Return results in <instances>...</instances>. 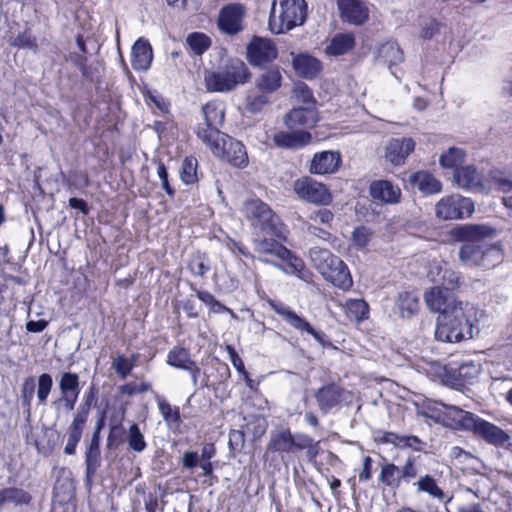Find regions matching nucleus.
<instances>
[{"label":"nucleus","mask_w":512,"mask_h":512,"mask_svg":"<svg viewBox=\"0 0 512 512\" xmlns=\"http://www.w3.org/2000/svg\"><path fill=\"white\" fill-rule=\"evenodd\" d=\"M427 307L438 312L435 337L447 343H456L473 337L484 312L469 302L457 301L450 291L433 287L424 294Z\"/></svg>","instance_id":"f257e3e1"},{"label":"nucleus","mask_w":512,"mask_h":512,"mask_svg":"<svg viewBox=\"0 0 512 512\" xmlns=\"http://www.w3.org/2000/svg\"><path fill=\"white\" fill-rule=\"evenodd\" d=\"M495 232L494 228L484 224H463L454 227L450 235L455 241L462 243L458 252L460 262L467 267L484 269L499 264L503 259L502 250L488 241Z\"/></svg>","instance_id":"f03ea898"},{"label":"nucleus","mask_w":512,"mask_h":512,"mask_svg":"<svg viewBox=\"0 0 512 512\" xmlns=\"http://www.w3.org/2000/svg\"><path fill=\"white\" fill-rule=\"evenodd\" d=\"M240 212L253 230L277 238L285 237V227L279 216L261 199L250 198L245 200Z\"/></svg>","instance_id":"7ed1b4c3"},{"label":"nucleus","mask_w":512,"mask_h":512,"mask_svg":"<svg viewBox=\"0 0 512 512\" xmlns=\"http://www.w3.org/2000/svg\"><path fill=\"white\" fill-rule=\"evenodd\" d=\"M307 17L305 0H274L269 15V29L282 34L304 24Z\"/></svg>","instance_id":"20e7f679"},{"label":"nucleus","mask_w":512,"mask_h":512,"mask_svg":"<svg viewBox=\"0 0 512 512\" xmlns=\"http://www.w3.org/2000/svg\"><path fill=\"white\" fill-rule=\"evenodd\" d=\"M309 256L315 268L327 281L342 290L352 287L353 280L347 265L328 249L313 247Z\"/></svg>","instance_id":"39448f33"},{"label":"nucleus","mask_w":512,"mask_h":512,"mask_svg":"<svg viewBox=\"0 0 512 512\" xmlns=\"http://www.w3.org/2000/svg\"><path fill=\"white\" fill-rule=\"evenodd\" d=\"M250 77L246 64L237 58L230 59L217 71L206 72L204 81L208 91L229 92L245 84Z\"/></svg>","instance_id":"423d86ee"},{"label":"nucleus","mask_w":512,"mask_h":512,"mask_svg":"<svg viewBox=\"0 0 512 512\" xmlns=\"http://www.w3.org/2000/svg\"><path fill=\"white\" fill-rule=\"evenodd\" d=\"M202 114L205 124L204 126L200 124L197 127L196 134L204 144L213 143L214 148L219 152L215 143L216 138H220L221 135H223L219 131V127H221L224 122V104L219 101L208 102L202 107Z\"/></svg>","instance_id":"0eeeda50"},{"label":"nucleus","mask_w":512,"mask_h":512,"mask_svg":"<svg viewBox=\"0 0 512 512\" xmlns=\"http://www.w3.org/2000/svg\"><path fill=\"white\" fill-rule=\"evenodd\" d=\"M474 212V203L460 194L442 197L435 206V213L442 220H458L470 217Z\"/></svg>","instance_id":"6e6552de"},{"label":"nucleus","mask_w":512,"mask_h":512,"mask_svg":"<svg viewBox=\"0 0 512 512\" xmlns=\"http://www.w3.org/2000/svg\"><path fill=\"white\" fill-rule=\"evenodd\" d=\"M215 145H217L219 152L216 151L213 143L206 144L214 155L223 158L238 168H244L248 165L247 152L245 146L240 141L223 134L220 138H216Z\"/></svg>","instance_id":"1a4fd4ad"},{"label":"nucleus","mask_w":512,"mask_h":512,"mask_svg":"<svg viewBox=\"0 0 512 512\" xmlns=\"http://www.w3.org/2000/svg\"><path fill=\"white\" fill-rule=\"evenodd\" d=\"M294 192L307 202L327 205L331 202L332 196L327 187L311 177H303L294 182Z\"/></svg>","instance_id":"9d476101"},{"label":"nucleus","mask_w":512,"mask_h":512,"mask_svg":"<svg viewBox=\"0 0 512 512\" xmlns=\"http://www.w3.org/2000/svg\"><path fill=\"white\" fill-rule=\"evenodd\" d=\"M302 433L292 434L291 430L281 427L270 432L267 452L278 453L284 461L285 457L298 452Z\"/></svg>","instance_id":"9b49d317"},{"label":"nucleus","mask_w":512,"mask_h":512,"mask_svg":"<svg viewBox=\"0 0 512 512\" xmlns=\"http://www.w3.org/2000/svg\"><path fill=\"white\" fill-rule=\"evenodd\" d=\"M269 304L275 313L280 315L290 326L296 330L300 331L301 333L306 332L310 334L322 346H325L328 343L327 336L324 332L314 329L311 324L306 321V319L296 314L288 306L276 301H270Z\"/></svg>","instance_id":"f8f14e48"},{"label":"nucleus","mask_w":512,"mask_h":512,"mask_svg":"<svg viewBox=\"0 0 512 512\" xmlns=\"http://www.w3.org/2000/svg\"><path fill=\"white\" fill-rule=\"evenodd\" d=\"M471 431L477 437L496 447L507 448L510 443V436L506 431L479 416L476 417Z\"/></svg>","instance_id":"ddd939ff"},{"label":"nucleus","mask_w":512,"mask_h":512,"mask_svg":"<svg viewBox=\"0 0 512 512\" xmlns=\"http://www.w3.org/2000/svg\"><path fill=\"white\" fill-rule=\"evenodd\" d=\"M275 44L268 39L255 37L247 47L249 62L254 66H264L277 57Z\"/></svg>","instance_id":"4468645a"},{"label":"nucleus","mask_w":512,"mask_h":512,"mask_svg":"<svg viewBox=\"0 0 512 512\" xmlns=\"http://www.w3.org/2000/svg\"><path fill=\"white\" fill-rule=\"evenodd\" d=\"M245 13L243 5L232 3L224 6L218 18L220 30L228 35H235L242 31V21Z\"/></svg>","instance_id":"2eb2a0df"},{"label":"nucleus","mask_w":512,"mask_h":512,"mask_svg":"<svg viewBox=\"0 0 512 512\" xmlns=\"http://www.w3.org/2000/svg\"><path fill=\"white\" fill-rule=\"evenodd\" d=\"M444 414L440 424L455 430L471 431L477 415L464 411L454 405H445Z\"/></svg>","instance_id":"dca6fc26"},{"label":"nucleus","mask_w":512,"mask_h":512,"mask_svg":"<svg viewBox=\"0 0 512 512\" xmlns=\"http://www.w3.org/2000/svg\"><path fill=\"white\" fill-rule=\"evenodd\" d=\"M341 18L354 25H362L369 18V9L362 0H337Z\"/></svg>","instance_id":"f3484780"},{"label":"nucleus","mask_w":512,"mask_h":512,"mask_svg":"<svg viewBox=\"0 0 512 512\" xmlns=\"http://www.w3.org/2000/svg\"><path fill=\"white\" fill-rule=\"evenodd\" d=\"M414 149L415 141L412 138H393L386 146L385 157L393 165H403Z\"/></svg>","instance_id":"a211bd4d"},{"label":"nucleus","mask_w":512,"mask_h":512,"mask_svg":"<svg viewBox=\"0 0 512 512\" xmlns=\"http://www.w3.org/2000/svg\"><path fill=\"white\" fill-rule=\"evenodd\" d=\"M370 195L373 199L387 204H396L401 199V189L388 180H376L370 185Z\"/></svg>","instance_id":"6ab92c4d"},{"label":"nucleus","mask_w":512,"mask_h":512,"mask_svg":"<svg viewBox=\"0 0 512 512\" xmlns=\"http://www.w3.org/2000/svg\"><path fill=\"white\" fill-rule=\"evenodd\" d=\"M311 141V134L304 130L279 131L273 136L274 144L279 148L299 149Z\"/></svg>","instance_id":"aec40b11"},{"label":"nucleus","mask_w":512,"mask_h":512,"mask_svg":"<svg viewBox=\"0 0 512 512\" xmlns=\"http://www.w3.org/2000/svg\"><path fill=\"white\" fill-rule=\"evenodd\" d=\"M455 183L464 190L483 189V177L473 165L456 169L453 174Z\"/></svg>","instance_id":"412c9836"},{"label":"nucleus","mask_w":512,"mask_h":512,"mask_svg":"<svg viewBox=\"0 0 512 512\" xmlns=\"http://www.w3.org/2000/svg\"><path fill=\"white\" fill-rule=\"evenodd\" d=\"M318 121L317 111L314 106L298 107L286 114L284 122L290 129L299 126L311 127Z\"/></svg>","instance_id":"4be33fe9"},{"label":"nucleus","mask_w":512,"mask_h":512,"mask_svg":"<svg viewBox=\"0 0 512 512\" xmlns=\"http://www.w3.org/2000/svg\"><path fill=\"white\" fill-rule=\"evenodd\" d=\"M343 392L344 390L336 384H329L318 389L315 398L319 409L324 413L329 412L342 401Z\"/></svg>","instance_id":"5701e85b"},{"label":"nucleus","mask_w":512,"mask_h":512,"mask_svg":"<svg viewBox=\"0 0 512 512\" xmlns=\"http://www.w3.org/2000/svg\"><path fill=\"white\" fill-rule=\"evenodd\" d=\"M340 161V155L337 152L316 153L311 161L310 171L314 174L333 173L338 168Z\"/></svg>","instance_id":"b1692460"},{"label":"nucleus","mask_w":512,"mask_h":512,"mask_svg":"<svg viewBox=\"0 0 512 512\" xmlns=\"http://www.w3.org/2000/svg\"><path fill=\"white\" fill-rule=\"evenodd\" d=\"M153 60L152 47L147 40L138 39L132 47L131 64L134 70L146 71Z\"/></svg>","instance_id":"393cba45"},{"label":"nucleus","mask_w":512,"mask_h":512,"mask_svg":"<svg viewBox=\"0 0 512 512\" xmlns=\"http://www.w3.org/2000/svg\"><path fill=\"white\" fill-rule=\"evenodd\" d=\"M418 308V296L413 292L403 291L395 298L393 313L400 318L408 319L417 313Z\"/></svg>","instance_id":"a878e982"},{"label":"nucleus","mask_w":512,"mask_h":512,"mask_svg":"<svg viewBox=\"0 0 512 512\" xmlns=\"http://www.w3.org/2000/svg\"><path fill=\"white\" fill-rule=\"evenodd\" d=\"M293 68L299 76L313 79L320 73L322 65L317 58L301 53L293 57Z\"/></svg>","instance_id":"bb28decb"},{"label":"nucleus","mask_w":512,"mask_h":512,"mask_svg":"<svg viewBox=\"0 0 512 512\" xmlns=\"http://www.w3.org/2000/svg\"><path fill=\"white\" fill-rule=\"evenodd\" d=\"M338 306L351 321L357 323L367 319L369 316V305L363 299L339 300Z\"/></svg>","instance_id":"cd10ccee"},{"label":"nucleus","mask_w":512,"mask_h":512,"mask_svg":"<svg viewBox=\"0 0 512 512\" xmlns=\"http://www.w3.org/2000/svg\"><path fill=\"white\" fill-rule=\"evenodd\" d=\"M410 182L425 195L436 194L442 190L441 182L426 171H419L411 175Z\"/></svg>","instance_id":"c85d7f7f"},{"label":"nucleus","mask_w":512,"mask_h":512,"mask_svg":"<svg viewBox=\"0 0 512 512\" xmlns=\"http://www.w3.org/2000/svg\"><path fill=\"white\" fill-rule=\"evenodd\" d=\"M282 82V76L278 68H272L263 72L255 81V88L269 96L277 91Z\"/></svg>","instance_id":"c756f323"},{"label":"nucleus","mask_w":512,"mask_h":512,"mask_svg":"<svg viewBox=\"0 0 512 512\" xmlns=\"http://www.w3.org/2000/svg\"><path fill=\"white\" fill-rule=\"evenodd\" d=\"M100 463V436L93 435L85 453L86 478L88 481H91V478L96 473Z\"/></svg>","instance_id":"7c9ffc66"},{"label":"nucleus","mask_w":512,"mask_h":512,"mask_svg":"<svg viewBox=\"0 0 512 512\" xmlns=\"http://www.w3.org/2000/svg\"><path fill=\"white\" fill-rule=\"evenodd\" d=\"M413 486L416 488L418 493H426L431 498L438 501H443L446 494L441 487L437 484V481L429 474L422 475L417 481L413 482Z\"/></svg>","instance_id":"2f4dec72"},{"label":"nucleus","mask_w":512,"mask_h":512,"mask_svg":"<svg viewBox=\"0 0 512 512\" xmlns=\"http://www.w3.org/2000/svg\"><path fill=\"white\" fill-rule=\"evenodd\" d=\"M353 46L354 36L351 33H340L331 39L325 51L328 55L339 56L350 51Z\"/></svg>","instance_id":"473e14b6"},{"label":"nucleus","mask_w":512,"mask_h":512,"mask_svg":"<svg viewBox=\"0 0 512 512\" xmlns=\"http://www.w3.org/2000/svg\"><path fill=\"white\" fill-rule=\"evenodd\" d=\"M270 96L257 88L250 89L246 95L245 109L251 114H257L270 103Z\"/></svg>","instance_id":"72a5a7b5"},{"label":"nucleus","mask_w":512,"mask_h":512,"mask_svg":"<svg viewBox=\"0 0 512 512\" xmlns=\"http://www.w3.org/2000/svg\"><path fill=\"white\" fill-rule=\"evenodd\" d=\"M449 373L455 378V385L464 386L471 384L479 374V367L474 363H464L455 369H450Z\"/></svg>","instance_id":"f704fd0d"},{"label":"nucleus","mask_w":512,"mask_h":512,"mask_svg":"<svg viewBox=\"0 0 512 512\" xmlns=\"http://www.w3.org/2000/svg\"><path fill=\"white\" fill-rule=\"evenodd\" d=\"M378 59L391 68L403 61V52L396 42H387L379 48Z\"/></svg>","instance_id":"c9c22d12"},{"label":"nucleus","mask_w":512,"mask_h":512,"mask_svg":"<svg viewBox=\"0 0 512 512\" xmlns=\"http://www.w3.org/2000/svg\"><path fill=\"white\" fill-rule=\"evenodd\" d=\"M379 481L386 487L397 490L401 487L402 481L399 466L394 463H385L381 466Z\"/></svg>","instance_id":"e433bc0d"},{"label":"nucleus","mask_w":512,"mask_h":512,"mask_svg":"<svg viewBox=\"0 0 512 512\" xmlns=\"http://www.w3.org/2000/svg\"><path fill=\"white\" fill-rule=\"evenodd\" d=\"M166 362L174 368L185 370L194 360L191 358L190 352L186 348L176 346L168 352Z\"/></svg>","instance_id":"4c0bfd02"},{"label":"nucleus","mask_w":512,"mask_h":512,"mask_svg":"<svg viewBox=\"0 0 512 512\" xmlns=\"http://www.w3.org/2000/svg\"><path fill=\"white\" fill-rule=\"evenodd\" d=\"M58 385L61 395L79 396L80 394V380L76 373H62Z\"/></svg>","instance_id":"58836bf2"},{"label":"nucleus","mask_w":512,"mask_h":512,"mask_svg":"<svg viewBox=\"0 0 512 512\" xmlns=\"http://www.w3.org/2000/svg\"><path fill=\"white\" fill-rule=\"evenodd\" d=\"M255 250L261 254H271L278 258H285L289 255V250L275 240L255 241Z\"/></svg>","instance_id":"ea45409f"},{"label":"nucleus","mask_w":512,"mask_h":512,"mask_svg":"<svg viewBox=\"0 0 512 512\" xmlns=\"http://www.w3.org/2000/svg\"><path fill=\"white\" fill-rule=\"evenodd\" d=\"M30 500V494L23 489L6 488L0 491L1 505L5 503H14L16 505L28 504Z\"/></svg>","instance_id":"a19ab883"},{"label":"nucleus","mask_w":512,"mask_h":512,"mask_svg":"<svg viewBox=\"0 0 512 512\" xmlns=\"http://www.w3.org/2000/svg\"><path fill=\"white\" fill-rule=\"evenodd\" d=\"M465 152L461 148L451 147L440 158V165L444 168L459 169L464 161Z\"/></svg>","instance_id":"79ce46f5"},{"label":"nucleus","mask_w":512,"mask_h":512,"mask_svg":"<svg viewBox=\"0 0 512 512\" xmlns=\"http://www.w3.org/2000/svg\"><path fill=\"white\" fill-rule=\"evenodd\" d=\"M186 42L197 55L203 54L211 45L210 38L204 33L194 32L188 35Z\"/></svg>","instance_id":"37998d69"},{"label":"nucleus","mask_w":512,"mask_h":512,"mask_svg":"<svg viewBox=\"0 0 512 512\" xmlns=\"http://www.w3.org/2000/svg\"><path fill=\"white\" fill-rule=\"evenodd\" d=\"M180 178L185 184H193L197 180V160L194 157H186L182 162Z\"/></svg>","instance_id":"c03bdc74"},{"label":"nucleus","mask_w":512,"mask_h":512,"mask_svg":"<svg viewBox=\"0 0 512 512\" xmlns=\"http://www.w3.org/2000/svg\"><path fill=\"white\" fill-rule=\"evenodd\" d=\"M127 441L129 447L138 453L144 451L147 446L143 433L135 423L129 428Z\"/></svg>","instance_id":"a18cd8bd"},{"label":"nucleus","mask_w":512,"mask_h":512,"mask_svg":"<svg viewBox=\"0 0 512 512\" xmlns=\"http://www.w3.org/2000/svg\"><path fill=\"white\" fill-rule=\"evenodd\" d=\"M188 269L193 275L204 277L210 270V266L205 255L196 253L191 257L188 263Z\"/></svg>","instance_id":"49530a36"},{"label":"nucleus","mask_w":512,"mask_h":512,"mask_svg":"<svg viewBox=\"0 0 512 512\" xmlns=\"http://www.w3.org/2000/svg\"><path fill=\"white\" fill-rule=\"evenodd\" d=\"M53 386L52 376L43 373L38 377L37 398L40 404H45Z\"/></svg>","instance_id":"de8ad7c7"},{"label":"nucleus","mask_w":512,"mask_h":512,"mask_svg":"<svg viewBox=\"0 0 512 512\" xmlns=\"http://www.w3.org/2000/svg\"><path fill=\"white\" fill-rule=\"evenodd\" d=\"M400 477L402 484H409L413 479L418 476V467L416 465V458L410 456L406 459L404 464L399 467Z\"/></svg>","instance_id":"09e8293b"},{"label":"nucleus","mask_w":512,"mask_h":512,"mask_svg":"<svg viewBox=\"0 0 512 512\" xmlns=\"http://www.w3.org/2000/svg\"><path fill=\"white\" fill-rule=\"evenodd\" d=\"M445 405L446 404L438 402L427 403L419 409V414L425 418H429L437 423H440V419H442L444 414L443 410Z\"/></svg>","instance_id":"8fccbe9b"},{"label":"nucleus","mask_w":512,"mask_h":512,"mask_svg":"<svg viewBox=\"0 0 512 512\" xmlns=\"http://www.w3.org/2000/svg\"><path fill=\"white\" fill-rule=\"evenodd\" d=\"M35 378L32 376H29L24 379V382L22 384L21 388V400L24 407L27 408L28 413L30 412L31 403L34 397L35 392Z\"/></svg>","instance_id":"3c124183"},{"label":"nucleus","mask_w":512,"mask_h":512,"mask_svg":"<svg viewBox=\"0 0 512 512\" xmlns=\"http://www.w3.org/2000/svg\"><path fill=\"white\" fill-rule=\"evenodd\" d=\"M298 451L306 450V456L309 460H314L319 454V441H314L312 437L302 433Z\"/></svg>","instance_id":"603ef678"},{"label":"nucleus","mask_w":512,"mask_h":512,"mask_svg":"<svg viewBox=\"0 0 512 512\" xmlns=\"http://www.w3.org/2000/svg\"><path fill=\"white\" fill-rule=\"evenodd\" d=\"M158 407L159 410L167 422L179 423L180 422V413L178 408H173L167 401L158 397Z\"/></svg>","instance_id":"864d4df0"},{"label":"nucleus","mask_w":512,"mask_h":512,"mask_svg":"<svg viewBox=\"0 0 512 512\" xmlns=\"http://www.w3.org/2000/svg\"><path fill=\"white\" fill-rule=\"evenodd\" d=\"M112 367L115 372L124 379L134 368V362L121 355L114 359L112 362Z\"/></svg>","instance_id":"5fc2aeb1"},{"label":"nucleus","mask_w":512,"mask_h":512,"mask_svg":"<svg viewBox=\"0 0 512 512\" xmlns=\"http://www.w3.org/2000/svg\"><path fill=\"white\" fill-rule=\"evenodd\" d=\"M294 95L298 102H301L306 106L314 105L313 93L306 84L300 83L296 85L294 88Z\"/></svg>","instance_id":"6e6d98bb"},{"label":"nucleus","mask_w":512,"mask_h":512,"mask_svg":"<svg viewBox=\"0 0 512 512\" xmlns=\"http://www.w3.org/2000/svg\"><path fill=\"white\" fill-rule=\"evenodd\" d=\"M439 30L440 23L434 18H429L421 24L420 37L424 40H430L439 33Z\"/></svg>","instance_id":"4d7b16f0"},{"label":"nucleus","mask_w":512,"mask_h":512,"mask_svg":"<svg viewBox=\"0 0 512 512\" xmlns=\"http://www.w3.org/2000/svg\"><path fill=\"white\" fill-rule=\"evenodd\" d=\"M308 219L316 224L330 226L334 219V214L329 209L322 208L311 212Z\"/></svg>","instance_id":"13d9d810"},{"label":"nucleus","mask_w":512,"mask_h":512,"mask_svg":"<svg viewBox=\"0 0 512 512\" xmlns=\"http://www.w3.org/2000/svg\"><path fill=\"white\" fill-rule=\"evenodd\" d=\"M459 281V273L457 271H454L453 269H449L446 267L441 276V283L444 286L443 289H446L448 291L453 290L458 286Z\"/></svg>","instance_id":"bf43d9fd"},{"label":"nucleus","mask_w":512,"mask_h":512,"mask_svg":"<svg viewBox=\"0 0 512 512\" xmlns=\"http://www.w3.org/2000/svg\"><path fill=\"white\" fill-rule=\"evenodd\" d=\"M83 431L74 430L73 428L68 429V439L66 446L64 448V452L68 455H74L76 452V447L82 438Z\"/></svg>","instance_id":"052dcab7"},{"label":"nucleus","mask_w":512,"mask_h":512,"mask_svg":"<svg viewBox=\"0 0 512 512\" xmlns=\"http://www.w3.org/2000/svg\"><path fill=\"white\" fill-rule=\"evenodd\" d=\"M491 181L495 188L498 189L499 191L507 193L512 190V180L510 178L505 177L500 172H493L491 174Z\"/></svg>","instance_id":"680f3d73"},{"label":"nucleus","mask_w":512,"mask_h":512,"mask_svg":"<svg viewBox=\"0 0 512 512\" xmlns=\"http://www.w3.org/2000/svg\"><path fill=\"white\" fill-rule=\"evenodd\" d=\"M11 45L20 48L36 49L37 43L36 38L33 37L29 32L25 31L19 34L12 42Z\"/></svg>","instance_id":"e2e57ef3"},{"label":"nucleus","mask_w":512,"mask_h":512,"mask_svg":"<svg viewBox=\"0 0 512 512\" xmlns=\"http://www.w3.org/2000/svg\"><path fill=\"white\" fill-rule=\"evenodd\" d=\"M370 235L371 234H370V231L368 228H366L364 226L357 227L353 231V236H352L353 243L356 246L363 248L369 243Z\"/></svg>","instance_id":"0e129e2a"},{"label":"nucleus","mask_w":512,"mask_h":512,"mask_svg":"<svg viewBox=\"0 0 512 512\" xmlns=\"http://www.w3.org/2000/svg\"><path fill=\"white\" fill-rule=\"evenodd\" d=\"M157 174L159 179L161 180L162 188L165 190V192L168 194L169 197L173 198L175 195V190L172 188V186L169 183L168 180V172L164 165V163L159 162L157 165Z\"/></svg>","instance_id":"69168bd1"},{"label":"nucleus","mask_w":512,"mask_h":512,"mask_svg":"<svg viewBox=\"0 0 512 512\" xmlns=\"http://www.w3.org/2000/svg\"><path fill=\"white\" fill-rule=\"evenodd\" d=\"M89 410H86L84 408L78 407L77 412L73 418V421L70 425V428H73L74 430H80L83 431L85 424L89 417Z\"/></svg>","instance_id":"338daca9"},{"label":"nucleus","mask_w":512,"mask_h":512,"mask_svg":"<svg viewBox=\"0 0 512 512\" xmlns=\"http://www.w3.org/2000/svg\"><path fill=\"white\" fill-rule=\"evenodd\" d=\"M400 448H411L415 451H422L424 443L421 439L414 435H402L400 440Z\"/></svg>","instance_id":"774afa93"}]
</instances>
